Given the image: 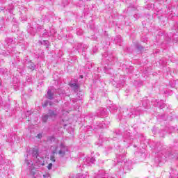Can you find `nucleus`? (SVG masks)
I'll use <instances>...</instances> for the list:
<instances>
[{
  "instance_id": "obj_19",
  "label": "nucleus",
  "mask_w": 178,
  "mask_h": 178,
  "mask_svg": "<svg viewBox=\"0 0 178 178\" xmlns=\"http://www.w3.org/2000/svg\"><path fill=\"white\" fill-rule=\"evenodd\" d=\"M110 109L111 111H118V106H116L115 104H111L110 106Z\"/></svg>"
},
{
  "instance_id": "obj_35",
  "label": "nucleus",
  "mask_w": 178,
  "mask_h": 178,
  "mask_svg": "<svg viewBox=\"0 0 178 178\" xmlns=\"http://www.w3.org/2000/svg\"><path fill=\"white\" fill-rule=\"evenodd\" d=\"M79 77H80V79H83V75H80Z\"/></svg>"
},
{
  "instance_id": "obj_16",
  "label": "nucleus",
  "mask_w": 178,
  "mask_h": 178,
  "mask_svg": "<svg viewBox=\"0 0 178 178\" xmlns=\"http://www.w3.org/2000/svg\"><path fill=\"white\" fill-rule=\"evenodd\" d=\"M17 41V40L16 38H15V39L10 38V39H9L8 44H11V45L15 44H16Z\"/></svg>"
},
{
  "instance_id": "obj_31",
  "label": "nucleus",
  "mask_w": 178,
  "mask_h": 178,
  "mask_svg": "<svg viewBox=\"0 0 178 178\" xmlns=\"http://www.w3.org/2000/svg\"><path fill=\"white\" fill-rule=\"evenodd\" d=\"M72 81L73 83H77V81H79V80L77 79H74Z\"/></svg>"
},
{
  "instance_id": "obj_34",
  "label": "nucleus",
  "mask_w": 178,
  "mask_h": 178,
  "mask_svg": "<svg viewBox=\"0 0 178 178\" xmlns=\"http://www.w3.org/2000/svg\"><path fill=\"white\" fill-rule=\"evenodd\" d=\"M174 88H177V86H176V85L172 86Z\"/></svg>"
},
{
  "instance_id": "obj_3",
  "label": "nucleus",
  "mask_w": 178,
  "mask_h": 178,
  "mask_svg": "<svg viewBox=\"0 0 178 178\" xmlns=\"http://www.w3.org/2000/svg\"><path fill=\"white\" fill-rule=\"evenodd\" d=\"M142 105L143 107H138L137 109L128 108V113H127V115H128L129 118H134V115L138 116V115H140V111H141V109L143 111V109H145V108H147V101H143Z\"/></svg>"
},
{
  "instance_id": "obj_15",
  "label": "nucleus",
  "mask_w": 178,
  "mask_h": 178,
  "mask_svg": "<svg viewBox=\"0 0 178 178\" xmlns=\"http://www.w3.org/2000/svg\"><path fill=\"white\" fill-rule=\"evenodd\" d=\"M52 106V102H51V101H46V102H44V103L42 104V106L44 107V108H47V106Z\"/></svg>"
},
{
  "instance_id": "obj_33",
  "label": "nucleus",
  "mask_w": 178,
  "mask_h": 178,
  "mask_svg": "<svg viewBox=\"0 0 178 178\" xmlns=\"http://www.w3.org/2000/svg\"><path fill=\"white\" fill-rule=\"evenodd\" d=\"M0 86H2V80L0 79Z\"/></svg>"
},
{
  "instance_id": "obj_18",
  "label": "nucleus",
  "mask_w": 178,
  "mask_h": 178,
  "mask_svg": "<svg viewBox=\"0 0 178 178\" xmlns=\"http://www.w3.org/2000/svg\"><path fill=\"white\" fill-rule=\"evenodd\" d=\"M42 178H51V174L49 172H44L41 176Z\"/></svg>"
},
{
  "instance_id": "obj_20",
  "label": "nucleus",
  "mask_w": 178,
  "mask_h": 178,
  "mask_svg": "<svg viewBox=\"0 0 178 178\" xmlns=\"http://www.w3.org/2000/svg\"><path fill=\"white\" fill-rule=\"evenodd\" d=\"M29 67L31 69V70H34V69H35V65H34L33 63H30Z\"/></svg>"
},
{
  "instance_id": "obj_5",
  "label": "nucleus",
  "mask_w": 178,
  "mask_h": 178,
  "mask_svg": "<svg viewBox=\"0 0 178 178\" xmlns=\"http://www.w3.org/2000/svg\"><path fill=\"white\" fill-rule=\"evenodd\" d=\"M103 57L104 58H106V60H108V65H113V62L115 60H116V58L112 57V56H108V53H105L104 54H103Z\"/></svg>"
},
{
  "instance_id": "obj_23",
  "label": "nucleus",
  "mask_w": 178,
  "mask_h": 178,
  "mask_svg": "<svg viewBox=\"0 0 178 178\" xmlns=\"http://www.w3.org/2000/svg\"><path fill=\"white\" fill-rule=\"evenodd\" d=\"M56 33V31L55 29H51L49 32L50 35H55Z\"/></svg>"
},
{
  "instance_id": "obj_28",
  "label": "nucleus",
  "mask_w": 178,
  "mask_h": 178,
  "mask_svg": "<svg viewBox=\"0 0 178 178\" xmlns=\"http://www.w3.org/2000/svg\"><path fill=\"white\" fill-rule=\"evenodd\" d=\"M38 138L41 139L42 138V134H38L37 136Z\"/></svg>"
},
{
  "instance_id": "obj_13",
  "label": "nucleus",
  "mask_w": 178,
  "mask_h": 178,
  "mask_svg": "<svg viewBox=\"0 0 178 178\" xmlns=\"http://www.w3.org/2000/svg\"><path fill=\"white\" fill-rule=\"evenodd\" d=\"M168 158L170 159H178V154L176 153H174V154H173V153H170L168 155Z\"/></svg>"
},
{
  "instance_id": "obj_29",
  "label": "nucleus",
  "mask_w": 178,
  "mask_h": 178,
  "mask_svg": "<svg viewBox=\"0 0 178 178\" xmlns=\"http://www.w3.org/2000/svg\"><path fill=\"white\" fill-rule=\"evenodd\" d=\"M159 64H160V65H162L163 66H165V63H163V60H159Z\"/></svg>"
},
{
  "instance_id": "obj_2",
  "label": "nucleus",
  "mask_w": 178,
  "mask_h": 178,
  "mask_svg": "<svg viewBox=\"0 0 178 178\" xmlns=\"http://www.w3.org/2000/svg\"><path fill=\"white\" fill-rule=\"evenodd\" d=\"M51 149L52 150V154H58L60 156L63 157L65 154L68 151L69 147L65 145L64 143H61L58 146L51 147Z\"/></svg>"
},
{
  "instance_id": "obj_36",
  "label": "nucleus",
  "mask_w": 178,
  "mask_h": 178,
  "mask_svg": "<svg viewBox=\"0 0 178 178\" xmlns=\"http://www.w3.org/2000/svg\"><path fill=\"white\" fill-rule=\"evenodd\" d=\"M138 49H141V48L138 47Z\"/></svg>"
},
{
  "instance_id": "obj_37",
  "label": "nucleus",
  "mask_w": 178,
  "mask_h": 178,
  "mask_svg": "<svg viewBox=\"0 0 178 178\" xmlns=\"http://www.w3.org/2000/svg\"><path fill=\"white\" fill-rule=\"evenodd\" d=\"M2 129V127H1V125H0V130Z\"/></svg>"
},
{
  "instance_id": "obj_42",
  "label": "nucleus",
  "mask_w": 178,
  "mask_h": 178,
  "mask_svg": "<svg viewBox=\"0 0 178 178\" xmlns=\"http://www.w3.org/2000/svg\"><path fill=\"white\" fill-rule=\"evenodd\" d=\"M64 112H65V111H63V114Z\"/></svg>"
},
{
  "instance_id": "obj_27",
  "label": "nucleus",
  "mask_w": 178,
  "mask_h": 178,
  "mask_svg": "<svg viewBox=\"0 0 178 178\" xmlns=\"http://www.w3.org/2000/svg\"><path fill=\"white\" fill-rule=\"evenodd\" d=\"M47 169H49V170H51V169H52V163H49L48 165H47Z\"/></svg>"
},
{
  "instance_id": "obj_32",
  "label": "nucleus",
  "mask_w": 178,
  "mask_h": 178,
  "mask_svg": "<svg viewBox=\"0 0 178 178\" xmlns=\"http://www.w3.org/2000/svg\"><path fill=\"white\" fill-rule=\"evenodd\" d=\"M37 30L38 31H40V30H41V26H38Z\"/></svg>"
},
{
  "instance_id": "obj_25",
  "label": "nucleus",
  "mask_w": 178,
  "mask_h": 178,
  "mask_svg": "<svg viewBox=\"0 0 178 178\" xmlns=\"http://www.w3.org/2000/svg\"><path fill=\"white\" fill-rule=\"evenodd\" d=\"M43 36L48 35V37L50 36L49 32H47V30H44V33L42 34Z\"/></svg>"
},
{
  "instance_id": "obj_41",
  "label": "nucleus",
  "mask_w": 178,
  "mask_h": 178,
  "mask_svg": "<svg viewBox=\"0 0 178 178\" xmlns=\"http://www.w3.org/2000/svg\"><path fill=\"white\" fill-rule=\"evenodd\" d=\"M77 34L79 35V32H77Z\"/></svg>"
},
{
  "instance_id": "obj_40",
  "label": "nucleus",
  "mask_w": 178,
  "mask_h": 178,
  "mask_svg": "<svg viewBox=\"0 0 178 178\" xmlns=\"http://www.w3.org/2000/svg\"><path fill=\"white\" fill-rule=\"evenodd\" d=\"M122 159H124V157H122Z\"/></svg>"
},
{
  "instance_id": "obj_4",
  "label": "nucleus",
  "mask_w": 178,
  "mask_h": 178,
  "mask_svg": "<svg viewBox=\"0 0 178 178\" xmlns=\"http://www.w3.org/2000/svg\"><path fill=\"white\" fill-rule=\"evenodd\" d=\"M49 119H51V120H55L56 118H58V115H59V112L58 111L55 110H49Z\"/></svg>"
},
{
  "instance_id": "obj_8",
  "label": "nucleus",
  "mask_w": 178,
  "mask_h": 178,
  "mask_svg": "<svg viewBox=\"0 0 178 178\" xmlns=\"http://www.w3.org/2000/svg\"><path fill=\"white\" fill-rule=\"evenodd\" d=\"M70 86L71 87V88H73L75 91L76 90H79V88H80V86H79V84L73 82V81H71L70 82Z\"/></svg>"
},
{
  "instance_id": "obj_17",
  "label": "nucleus",
  "mask_w": 178,
  "mask_h": 178,
  "mask_svg": "<svg viewBox=\"0 0 178 178\" xmlns=\"http://www.w3.org/2000/svg\"><path fill=\"white\" fill-rule=\"evenodd\" d=\"M84 95V92L83 91H79L76 95L79 98V99H83V95Z\"/></svg>"
},
{
  "instance_id": "obj_1",
  "label": "nucleus",
  "mask_w": 178,
  "mask_h": 178,
  "mask_svg": "<svg viewBox=\"0 0 178 178\" xmlns=\"http://www.w3.org/2000/svg\"><path fill=\"white\" fill-rule=\"evenodd\" d=\"M31 154L28 152L27 156L25 159V165H26L28 169L31 172V173H35V168L34 167V162L38 165H41V166H44L45 163H44V157H41L38 154V147L33 148L31 151ZM31 156H32V159L34 162L29 159Z\"/></svg>"
},
{
  "instance_id": "obj_24",
  "label": "nucleus",
  "mask_w": 178,
  "mask_h": 178,
  "mask_svg": "<svg viewBox=\"0 0 178 178\" xmlns=\"http://www.w3.org/2000/svg\"><path fill=\"white\" fill-rule=\"evenodd\" d=\"M99 129H105L106 127V124L104 122V124H101L100 125L98 126Z\"/></svg>"
},
{
  "instance_id": "obj_22",
  "label": "nucleus",
  "mask_w": 178,
  "mask_h": 178,
  "mask_svg": "<svg viewBox=\"0 0 178 178\" xmlns=\"http://www.w3.org/2000/svg\"><path fill=\"white\" fill-rule=\"evenodd\" d=\"M42 44L43 45H46V47H48V45H49V41H48V40H43V41L42 42Z\"/></svg>"
},
{
  "instance_id": "obj_7",
  "label": "nucleus",
  "mask_w": 178,
  "mask_h": 178,
  "mask_svg": "<svg viewBox=\"0 0 178 178\" xmlns=\"http://www.w3.org/2000/svg\"><path fill=\"white\" fill-rule=\"evenodd\" d=\"M90 175H88V172H85L84 174L78 173L75 175V177L73 178H88Z\"/></svg>"
},
{
  "instance_id": "obj_9",
  "label": "nucleus",
  "mask_w": 178,
  "mask_h": 178,
  "mask_svg": "<svg viewBox=\"0 0 178 178\" xmlns=\"http://www.w3.org/2000/svg\"><path fill=\"white\" fill-rule=\"evenodd\" d=\"M47 97L48 99H54V91L51 89H49L47 91Z\"/></svg>"
},
{
  "instance_id": "obj_12",
  "label": "nucleus",
  "mask_w": 178,
  "mask_h": 178,
  "mask_svg": "<svg viewBox=\"0 0 178 178\" xmlns=\"http://www.w3.org/2000/svg\"><path fill=\"white\" fill-rule=\"evenodd\" d=\"M86 161H87L86 165H88L90 166L91 165V163H94V162H95V158H94V157L88 158L86 159Z\"/></svg>"
},
{
  "instance_id": "obj_21",
  "label": "nucleus",
  "mask_w": 178,
  "mask_h": 178,
  "mask_svg": "<svg viewBox=\"0 0 178 178\" xmlns=\"http://www.w3.org/2000/svg\"><path fill=\"white\" fill-rule=\"evenodd\" d=\"M47 141H49V143H52V141H55V137H54V136H49L47 138Z\"/></svg>"
},
{
  "instance_id": "obj_38",
  "label": "nucleus",
  "mask_w": 178,
  "mask_h": 178,
  "mask_svg": "<svg viewBox=\"0 0 178 178\" xmlns=\"http://www.w3.org/2000/svg\"><path fill=\"white\" fill-rule=\"evenodd\" d=\"M58 92L60 91V89H58Z\"/></svg>"
},
{
  "instance_id": "obj_14",
  "label": "nucleus",
  "mask_w": 178,
  "mask_h": 178,
  "mask_svg": "<svg viewBox=\"0 0 178 178\" xmlns=\"http://www.w3.org/2000/svg\"><path fill=\"white\" fill-rule=\"evenodd\" d=\"M123 165H126V162L118 161L117 166H120V170H122V169H123Z\"/></svg>"
},
{
  "instance_id": "obj_30",
  "label": "nucleus",
  "mask_w": 178,
  "mask_h": 178,
  "mask_svg": "<svg viewBox=\"0 0 178 178\" xmlns=\"http://www.w3.org/2000/svg\"><path fill=\"white\" fill-rule=\"evenodd\" d=\"M51 161H52V162H55V156H51Z\"/></svg>"
},
{
  "instance_id": "obj_10",
  "label": "nucleus",
  "mask_w": 178,
  "mask_h": 178,
  "mask_svg": "<svg viewBox=\"0 0 178 178\" xmlns=\"http://www.w3.org/2000/svg\"><path fill=\"white\" fill-rule=\"evenodd\" d=\"M114 41L115 44H118V45H122V36L117 35L115 38L114 39Z\"/></svg>"
},
{
  "instance_id": "obj_26",
  "label": "nucleus",
  "mask_w": 178,
  "mask_h": 178,
  "mask_svg": "<svg viewBox=\"0 0 178 178\" xmlns=\"http://www.w3.org/2000/svg\"><path fill=\"white\" fill-rule=\"evenodd\" d=\"M32 112L31 111H28L26 113H25V116L27 118V116H30V115H31Z\"/></svg>"
},
{
  "instance_id": "obj_39",
  "label": "nucleus",
  "mask_w": 178,
  "mask_h": 178,
  "mask_svg": "<svg viewBox=\"0 0 178 178\" xmlns=\"http://www.w3.org/2000/svg\"><path fill=\"white\" fill-rule=\"evenodd\" d=\"M131 69L133 70V67H131Z\"/></svg>"
},
{
  "instance_id": "obj_11",
  "label": "nucleus",
  "mask_w": 178,
  "mask_h": 178,
  "mask_svg": "<svg viewBox=\"0 0 178 178\" xmlns=\"http://www.w3.org/2000/svg\"><path fill=\"white\" fill-rule=\"evenodd\" d=\"M49 119V115L48 114H43L42 115V122L43 123H47Z\"/></svg>"
},
{
  "instance_id": "obj_6",
  "label": "nucleus",
  "mask_w": 178,
  "mask_h": 178,
  "mask_svg": "<svg viewBox=\"0 0 178 178\" xmlns=\"http://www.w3.org/2000/svg\"><path fill=\"white\" fill-rule=\"evenodd\" d=\"M156 104H154V106L156 107V106H159L160 109H163V108H165V106H166V104L165 103H163V100H156Z\"/></svg>"
}]
</instances>
